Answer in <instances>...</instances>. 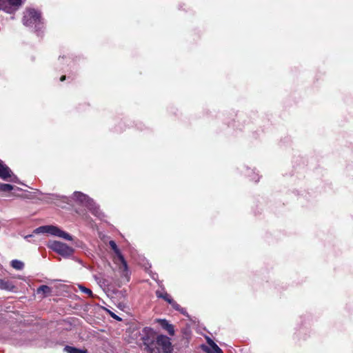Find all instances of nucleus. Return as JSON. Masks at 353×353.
Returning a JSON list of instances; mask_svg holds the SVG:
<instances>
[{
  "label": "nucleus",
  "instance_id": "1",
  "mask_svg": "<svg viewBox=\"0 0 353 353\" xmlns=\"http://www.w3.org/2000/svg\"><path fill=\"white\" fill-rule=\"evenodd\" d=\"M145 335L143 336L144 350L146 353H172L173 347L170 339L165 335H159L155 338L154 332L151 328L143 329Z\"/></svg>",
  "mask_w": 353,
  "mask_h": 353
},
{
  "label": "nucleus",
  "instance_id": "2",
  "mask_svg": "<svg viewBox=\"0 0 353 353\" xmlns=\"http://www.w3.org/2000/svg\"><path fill=\"white\" fill-rule=\"evenodd\" d=\"M23 23L24 26L34 28L36 31L43 28L41 14L33 8H26L23 13Z\"/></svg>",
  "mask_w": 353,
  "mask_h": 353
},
{
  "label": "nucleus",
  "instance_id": "3",
  "mask_svg": "<svg viewBox=\"0 0 353 353\" xmlns=\"http://www.w3.org/2000/svg\"><path fill=\"white\" fill-rule=\"evenodd\" d=\"M34 234L48 233L51 235L62 238L68 241H72V236L59 228L54 225H44L36 228L33 231Z\"/></svg>",
  "mask_w": 353,
  "mask_h": 353
},
{
  "label": "nucleus",
  "instance_id": "4",
  "mask_svg": "<svg viewBox=\"0 0 353 353\" xmlns=\"http://www.w3.org/2000/svg\"><path fill=\"white\" fill-rule=\"evenodd\" d=\"M72 198L77 202L88 208L95 216H99L100 215L98 208L94 201L88 195L81 192H74Z\"/></svg>",
  "mask_w": 353,
  "mask_h": 353
},
{
  "label": "nucleus",
  "instance_id": "5",
  "mask_svg": "<svg viewBox=\"0 0 353 353\" xmlns=\"http://www.w3.org/2000/svg\"><path fill=\"white\" fill-rule=\"evenodd\" d=\"M26 0H0V10L13 14L22 6Z\"/></svg>",
  "mask_w": 353,
  "mask_h": 353
},
{
  "label": "nucleus",
  "instance_id": "6",
  "mask_svg": "<svg viewBox=\"0 0 353 353\" xmlns=\"http://www.w3.org/2000/svg\"><path fill=\"white\" fill-rule=\"evenodd\" d=\"M48 246L54 252L65 257L71 256L74 252L73 248L64 243L57 241L50 242Z\"/></svg>",
  "mask_w": 353,
  "mask_h": 353
},
{
  "label": "nucleus",
  "instance_id": "7",
  "mask_svg": "<svg viewBox=\"0 0 353 353\" xmlns=\"http://www.w3.org/2000/svg\"><path fill=\"white\" fill-rule=\"evenodd\" d=\"M109 245L116 254V258H115L116 262L121 263V265L119 267L120 270L123 272V274L125 276L127 275V273H128L127 263H126L125 260L124 259L123 255L121 254L119 249L117 248L116 243L114 241H110L109 242Z\"/></svg>",
  "mask_w": 353,
  "mask_h": 353
},
{
  "label": "nucleus",
  "instance_id": "8",
  "mask_svg": "<svg viewBox=\"0 0 353 353\" xmlns=\"http://www.w3.org/2000/svg\"><path fill=\"white\" fill-rule=\"evenodd\" d=\"M0 179L4 181H16L17 177L12 174L11 170L0 159Z\"/></svg>",
  "mask_w": 353,
  "mask_h": 353
},
{
  "label": "nucleus",
  "instance_id": "9",
  "mask_svg": "<svg viewBox=\"0 0 353 353\" xmlns=\"http://www.w3.org/2000/svg\"><path fill=\"white\" fill-rule=\"evenodd\" d=\"M0 289L7 291H14L16 287L12 281L8 279H0Z\"/></svg>",
  "mask_w": 353,
  "mask_h": 353
},
{
  "label": "nucleus",
  "instance_id": "10",
  "mask_svg": "<svg viewBox=\"0 0 353 353\" xmlns=\"http://www.w3.org/2000/svg\"><path fill=\"white\" fill-rule=\"evenodd\" d=\"M158 322L159 323V324L161 325L162 328L165 330L170 335H174V327H173L172 325H171L168 323V321H166L165 319H159Z\"/></svg>",
  "mask_w": 353,
  "mask_h": 353
},
{
  "label": "nucleus",
  "instance_id": "11",
  "mask_svg": "<svg viewBox=\"0 0 353 353\" xmlns=\"http://www.w3.org/2000/svg\"><path fill=\"white\" fill-rule=\"evenodd\" d=\"M37 294H42L43 297L47 296L52 293V288L48 285H41L37 290Z\"/></svg>",
  "mask_w": 353,
  "mask_h": 353
},
{
  "label": "nucleus",
  "instance_id": "12",
  "mask_svg": "<svg viewBox=\"0 0 353 353\" xmlns=\"http://www.w3.org/2000/svg\"><path fill=\"white\" fill-rule=\"evenodd\" d=\"M64 350L67 353H88V350L86 349H78L72 346H65L64 347Z\"/></svg>",
  "mask_w": 353,
  "mask_h": 353
},
{
  "label": "nucleus",
  "instance_id": "13",
  "mask_svg": "<svg viewBox=\"0 0 353 353\" xmlns=\"http://www.w3.org/2000/svg\"><path fill=\"white\" fill-rule=\"evenodd\" d=\"M11 266L15 270H21L24 268V263L19 260L14 259L11 261Z\"/></svg>",
  "mask_w": 353,
  "mask_h": 353
},
{
  "label": "nucleus",
  "instance_id": "14",
  "mask_svg": "<svg viewBox=\"0 0 353 353\" xmlns=\"http://www.w3.org/2000/svg\"><path fill=\"white\" fill-rule=\"evenodd\" d=\"M156 294H157V296L159 298H162V299H163L165 301H166L168 303H172V299L171 298L170 294H168V293H166V292H161L159 291H157L156 292Z\"/></svg>",
  "mask_w": 353,
  "mask_h": 353
},
{
  "label": "nucleus",
  "instance_id": "15",
  "mask_svg": "<svg viewBox=\"0 0 353 353\" xmlns=\"http://www.w3.org/2000/svg\"><path fill=\"white\" fill-rule=\"evenodd\" d=\"M14 187L10 184L0 183V192H9L14 190Z\"/></svg>",
  "mask_w": 353,
  "mask_h": 353
},
{
  "label": "nucleus",
  "instance_id": "16",
  "mask_svg": "<svg viewBox=\"0 0 353 353\" xmlns=\"http://www.w3.org/2000/svg\"><path fill=\"white\" fill-rule=\"evenodd\" d=\"M78 287L81 292L86 294L90 297H94L92 292L89 288H87L82 285H79Z\"/></svg>",
  "mask_w": 353,
  "mask_h": 353
},
{
  "label": "nucleus",
  "instance_id": "17",
  "mask_svg": "<svg viewBox=\"0 0 353 353\" xmlns=\"http://www.w3.org/2000/svg\"><path fill=\"white\" fill-rule=\"evenodd\" d=\"M176 310L180 311L181 313H184V309L181 308V306L176 303L173 299L172 303H169Z\"/></svg>",
  "mask_w": 353,
  "mask_h": 353
},
{
  "label": "nucleus",
  "instance_id": "18",
  "mask_svg": "<svg viewBox=\"0 0 353 353\" xmlns=\"http://www.w3.org/2000/svg\"><path fill=\"white\" fill-rule=\"evenodd\" d=\"M212 349L213 350V353H223L221 349L214 343L212 342Z\"/></svg>",
  "mask_w": 353,
  "mask_h": 353
},
{
  "label": "nucleus",
  "instance_id": "19",
  "mask_svg": "<svg viewBox=\"0 0 353 353\" xmlns=\"http://www.w3.org/2000/svg\"><path fill=\"white\" fill-rule=\"evenodd\" d=\"M111 316L115 319L121 320V319L119 316H117L116 314H114V313H111Z\"/></svg>",
  "mask_w": 353,
  "mask_h": 353
},
{
  "label": "nucleus",
  "instance_id": "20",
  "mask_svg": "<svg viewBox=\"0 0 353 353\" xmlns=\"http://www.w3.org/2000/svg\"><path fill=\"white\" fill-rule=\"evenodd\" d=\"M32 236H33V234H29V235L25 236L24 238L26 239H27L28 241H29V239H31Z\"/></svg>",
  "mask_w": 353,
  "mask_h": 353
},
{
  "label": "nucleus",
  "instance_id": "21",
  "mask_svg": "<svg viewBox=\"0 0 353 353\" xmlns=\"http://www.w3.org/2000/svg\"><path fill=\"white\" fill-rule=\"evenodd\" d=\"M212 342H214V341H213L212 340H211V339H208V345H209L210 347H212Z\"/></svg>",
  "mask_w": 353,
  "mask_h": 353
},
{
  "label": "nucleus",
  "instance_id": "22",
  "mask_svg": "<svg viewBox=\"0 0 353 353\" xmlns=\"http://www.w3.org/2000/svg\"><path fill=\"white\" fill-rule=\"evenodd\" d=\"M65 76H62L61 77V81H63V80H65Z\"/></svg>",
  "mask_w": 353,
  "mask_h": 353
}]
</instances>
